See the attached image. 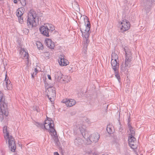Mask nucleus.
Returning a JSON list of instances; mask_svg holds the SVG:
<instances>
[{
	"label": "nucleus",
	"instance_id": "nucleus-10",
	"mask_svg": "<svg viewBox=\"0 0 155 155\" xmlns=\"http://www.w3.org/2000/svg\"><path fill=\"white\" fill-rule=\"evenodd\" d=\"M84 20L85 22L86 27L84 31L86 32H85V33H89V32L91 28V24L89 19L86 16L84 18Z\"/></svg>",
	"mask_w": 155,
	"mask_h": 155
},
{
	"label": "nucleus",
	"instance_id": "nucleus-31",
	"mask_svg": "<svg viewBox=\"0 0 155 155\" xmlns=\"http://www.w3.org/2000/svg\"><path fill=\"white\" fill-rule=\"evenodd\" d=\"M130 134V135H132V136H134L135 134V130L133 128H131L130 130H129Z\"/></svg>",
	"mask_w": 155,
	"mask_h": 155
},
{
	"label": "nucleus",
	"instance_id": "nucleus-47",
	"mask_svg": "<svg viewBox=\"0 0 155 155\" xmlns=\"http://www.w3.org/2000/svg\"><path fill=\"white\" fill-rule=\"evenodd\" d=\"M4 137L5 138V136H4Z\"/></svg>",
	"mask_w": 155,
	"mask_h": 155
},
{
	"label": "nucleus",
	"instance_id": "nucleus-33",
	"mask_svg": "<svg viewBox=\"0 0 155 155\" xmlns=\"http://www.w3.org/2000/svg\"><path fill=\"white\" fill-rule=\"evenodd\" d=\"M19 1L23 6H25L26 5L25 0H20Z\"/></svg>",
	"mask_w": 155,
	"mask_h": 155
},
{
	"label": "nucleus",
	"instance_id": "nucleus-19",
	"mask_svg": "<svg viewBox=\"0 0 155 155\" xmlns=\"http://www.w3.org/2000/svg\"><path fill=\"white\" fill-rule=\"evenodd\" d=\"M153 1V0H147L146 2L147 6L146 5H145V10H147V13H148L150 11V7Z\"/></svg>",
	"mask_w": 155,
	"mask_h": 155
},
{
	"label": "nucleus",
	"instance_id": "nucleus-2",
	"mask_svg": "<svg viewBox=\"0 0 155 155\" xmlns=\"http://www.w3.org/2000/svg\"><path fill=\"white\" fill-rule=\"evenodd\" d=\"M3 95V94L0 91V115H1L0 117L1 121L3 120L4 115L6 116L8 115V103Z\"/></svg>",
	"mask_w": 155,
	"mask_h": 155
},
{
	"label": "nucleus",
	"instance_id": "nucleus-34",
	"mask_svg": "<svg viewBox=\"0 0 155 155\" xmlns=\"http://www.w3.org/2000/svg\"><path fill=\"white\" fill-rule=\"evenodd\" d=\"M18 18L19 22L21 23H22L24 21L23 17H22V16H21L20 17H19Z\"/></svg>",
	"mask_w": 155,
	"mask_h": 155
},
{
	"label": "nucleus",
	"instance_id": "nucleus-15",
	"mask_svg": "<svg viewBox=\"0 0 155 155\" xmlns=\"http://www.w3.org/2000/svg\"><path fill=\"white\" fill-rule=\"evenodd\" d=\"M90 35V33H85L84 35L82 34V37L83 38H84L85 39V43L84 44V46L85 47V50H87V44L89 43V41L88 40V38Z\"/></svg>",
	"mask_w": 155,
	"mask_h": 155
},
{
	"label": "nucleus",
	"instance_id": "nucleus-44",
	"mask_svg": "<svg viewBox=\"0 0 155 155\" xmlns=\"http://www.w3.org/2000/svg\"><path fill=\"white\" fill-rule=\"evenodd\" d=\"M54 155H59L58 152H55L54 153Z\"/></svg>",
	"mask_w": 155,
	"mask_h": 155
},
{
	"label": "nucleus",
	"instance_id": "nucleus-45",
	"mask_svg": "<svg viewBox=\"0 0 155 155\" xmlns=\"http://www.w3.org/2000/svg\"><path fill=\"white\" fill-rule=\"evenodd\" d=\"M36 110L37 111V112H39V110L37 108H36Z\"/></svg>",
	"mask_w": 155,
	"mask_h": 155
},
{
	"label": "nucleus",
	"instance_id": "nucleus-41",
	"mask_svg": "<svg viewBox=\"0 0 155 155\" xmlns=\"http://www.w3.org/2000/svg\"><path fill=\"white\" fill-rule=\"evenodd\" d=\"M35 72H34L32 74H31V77L32 78H34V77H35Z\"/></svg>",
	"mask_w": 155,
	"mask_h": 155
},
{
	"label": "nucleus",
	"instance_id": "nucleus-12",
	"mask_svg": "<svg viewBox=\"0 0 155 155\" xmlns=\"http://www.w3.org/2000/svg\"><path fill=\"white\" fill-rule=\"evenodd\" d=\"M128 143L129 146L132 148L134 149L135 148L134 143L136 141V139L134 136L132 135H130L128 137Z\"/></svg>",
	"mask_w": 155,
	"mask_h": 155
},
{
	"label": "nucleus",
	"instance_id": "nucleus-32",
	"mask_svg": "<svg viewBox=\"0 0 155 155\" xmlns=\"http://www.w3.org/2000/svg\"><path fill=\"white\" fill-rule=\"evenodd\" d=\"M46 125H45V124H43L42 123H40L39 127H41V128L43 129H45L47 130H48V129L46 128Z\"/></svg>",
	"mask_w": 155,
	"mask_h": 155
},
{
	"label": "nucleus",
	"instance_id": "nucleus-1",
	"mask_svg": "<svg viewBox=\"0 0 155 155\" xmlns=\"http://www.w3.org/2000/svg\"><path fill=\"white\" fill-rule=\"evenodd\" d=\"M125 52V66L123 67V65L120 66V69L122 71H125L128 72V69L131 67V62L133 59L132 54L131 51L127 47H125L124 48V51Z\"/></svg>",
	"mask_w": 155,
	"mask_h": 155
},
{
	"label": "nucleus",
	"instance_id": "nucleus-46",
	"mask_svg": "<svg viewBox=\"0 0 155 155\" xmlns=\"http://www.w3.org/2000/svg\"><path fill=\"white\" fill-rule=\"evenodd\" d=\"M46 81H45V83H46Z\"/></svg>",
	"mask_w": 155,
	"mask_h": 155
},
{
	"label": "nucleus",
	"instance_id": "nucleus-36",
	"mask_svg": "<svg viewBox=\"0 0 155 155\" xmlns=\"http://www.w3.org/2000/svg\"><path fill=\"white\" fill-rule=\"evenodd\" d=\"M35 75H36L38 72V70L36 68H34Z\"/></svg>",
	"mask_w": 155,
	"mask_h": 155
},
{
	"label": "nucleus",
	"instance_id": "nucleus-3",
	"mask_svg": "<svg viewBox=\"0 0 155 155\" xmlns=\"http://www.w3.org/2000/svg\"><path fill=\"white\" fill-rule=\"evenodd\" d=\"M55 30V27L50 23L44 24V25L41 26L39 31L44 36L49 37L50 34Z\"/></svg>",
	"mask_w": 155,
	"mask_h": 155
},
{
	"label": "nucleus",
	"instance_id": "nucleus-40",
	"mask_svg": "<svg viewBox=\"0 0 155 155\" xmlns=\"http://www.w3.org/2000/svg\"><path fill=\"white\" fill-rule=\"evenodd\" d=\"M131 121L130 115H129L128 118L127 119V122H130Z\"/></svg>",
	"mask_w": 155,
	"mask_h": 155
},
{
	"label": "nucleus",
	"instance_id": "nucleus-6",
	"mask_svg": "<svg viewBox=\"0 0 155 155\" xmlns=\"http://www.w3.org/2000/svg\"><path fill=\"white\" fill-rule=\"evenodd\" d=\"M48 92L46 96L51 102L53 103L56 96V89L55 87L49 86L47 88Z\"/></svg>",
	"mask_w": 155,
	"mask_h": 155
},
{
	"label": "nucleus",
	"instance_id": "nucleus-17",
	"mask_svg": "<svg viewBox=\"0 0 155 155\" xmlns=\"http://www.w3.org/2000/svg\"><path fill=\"white\" fill-rule=\"evenodd\" d=\"M54 140L55 142V144L59 147V149L60 150H62V148L60 146V143L58 139L57 134L56 131H54Z\"/></svg>",
	"mask_w": 155,
	"mask_h": 155
},
{
	"label": "nucleus",
	"instance_id": "nucleus-43",
	"mask_svg": "<svg viewBox=\"0 0 155 155\" xmlns=\"http://www.w3.org/2000/svg\"><path fill=\"white\" fill-rule=\"evenodd\" d=\"M80 31H81V33H82V34H83V35H84L85 34V32H86L85 31V32H84L83 31H82V30H81V29L80 28Z\"/></svg>",
	"mask_w": 155,
	"mask_h": 155
},
{
	"label": "nucleus",
	"instance_id": "nucleus-18",
	"mask_svg": "<svg viewBox=\"0 0 155 155\" xmlns=\"http://www.w3.org/2000/svg\"><path fill=\"white\" fill-rule=\"evenodd\" d=\"M7 75L6 74L5 81L6 85V88L8 90H10L12 88V84L10 80L7 78Z\"/></svg>",
	"mask_w": 155,
	"mask_h": 155
},
{
	"label": "nucleus",
	"instance_id": "nucleus-22",
	"mask_svg": "<svg viewBox=\"0 0 155 155\" xmlns=\"http://www.w3.org/2000/svg\"><path fill=\"white\" fill-rule=\"evenodd\" d=\"M79 130L80 131L81 134L82 135L83 137L84 138H86V136L85 134L86 131L85 129L84 128L82 127H79Z\"/></svg>",
	"mask_w": 155,
	"mask_h": 155
},
{
	"label": "nucleus",
	"instance_id": "nucleus-24",
	"mask_svg": "<svg viewBox=\"0 0 155 155\" xmlns=\"http://www.w3.org/2000/svg\"><path fill=\"white\" fill-rule=\"evenodd\" d=\"M118 120L119 121V132L120 134V133L121 134H122L124 133V130H123V126L121 124V122L120 121V118H119L118 119Z\"/></svg>",
	"mask_w": 155,
	"mask_h": 155
},
{
	"label": "nucleus",
	"instance_id": "nucleus-9",
	"mask_svg": "<svg viewBox=\"0 0 155 155\" xmlns=\"http://www.w3.org/2000/svg\"><path fill=\"white\" fill-rule=\"evenodd\" d=\"M62 102L63 103H65L67 106L69 107L74 105L76 103L75 100L73 99H68V100L67 99H64Z\"/></svg>",
	"mask_w": 155,
	"mask_h": 155
},
{
	"label": "nucleus",
	"instance_id": "nucleus-13",
	"mask_svg": "<svg viewBox=\"0 0 155 155\" xmlns=\"http://www.w3.org/2000/svg\"><path fill=\"white\" fill-rule=\"evenodd\" d=\"M46 45L49 48L54 49V43L52 40L49 38H46L45 40Z\"/></svg>",
	"mask_w": 155,
	"mask_h": 155
},
{
	"label": "nucleus",
	"instance_id": "nucleus-35",
	"mask_svg": "<svg viewBox=\"0 0 155 155\" xmlns=\"http://www.w3.org/2000/svg\"><path fill=\"white\" fill-rule=\"evenodd\" d=\"M127 124L129 130H130L131 128H133V127L131 125V123L130 122H127Z\"/></svg>",
	"mask_w": 155,
	"mask_h": 155
},
{
	"label": "nucleus",
	"instance_id": "nucleus-27",
	"mask_svg": "<svg viewBox=\"0 0 155 155\" xmlns=\"http://www.w3.org/2000/svg\"><path fill=\"white\" fill-rule=\"evenodd\" d=\"M106 130L109 134H111L113 133L112 126L110 124H108L107 125Z\"/></svg>",
	"mask_w": 155,
	"mask_h": 155
},
{
	"label": "nucleus",
	"instance_id": "nucleus-7",
	"mask_svg": "<svg viewBox=\"0 0 155 155\" xmlns=\"http://www.w3.org/2000/svg\"><path fill=\"white\" fill-rule=\"evenodd\" d=\"M47 119L45 120L44 124H48L47 126L49 125V129L48 131L50 133H52L53 134L54 131H56L54 128V123L53 121L50 118L47 117Z\"/></svg>",
	"mask_w": 155,
	"mask_h": 155
},
{
	"label": "nucleus",
	"instance_id": "nucleus-30",
	"mask_svg": "<svg viewBox=\"0 0 155 155\" xmlns=\"http://www.w3.org/2000/svg\"><path fill=\"white\" fill-rule=\"evenodd\" d=\"M23 15V13L20 11L18 10L17 12H16V15L18 18L22 16Z\"/></svg>",
	"mask_w": 155,
	"mask_h": 155
},
{
	"label": "nucleus",
	"instance_id": "nucleus-37",
	"mask_svg": "<svg viewBox=\"0 0 155 155\" xmlns=\"http://www.w3.org/2000/svg\"><path fill=\"white\" fill-rule=\"evenodd\" d=\"M34 124L36 125L38 127H40V123H39V122H35V123Z\"/></svg>",
	"mask_w": 155,
	"mask_h": 155
},
{
	"label": "nucleus",
	"instance_id": "nucleus-16",
	"mask_svg": "<svg viewBox=\"0 0 155 155\" xmlns=\"http://www.w3.org/2000/svg\"><path fill=\"white\" fill-rule=\"evenodd\" d=\"M111 64L112 68L113 69L114 71H116L117 70L119 69V64L117 62V61H111Z\"/></svg>",
	"mask_w": 155,
	"mask_h": 155
},
{
	"label": "nucleus",
	"instance_id": "nucleus-11",
	"mask_svg": "<svg viewBox=\"0 0 155 155\" xmlns=\"http://www.w3.org/2000/svg\"><path fill=\"white\" fill-rule=\"evenodd\" d=\"M20 46L21 47H20V54H21V53H22L23 54V55H24L23 54H24V57L25 58V59H27V64H28L29 63V54L28 53L27 50H26L24 48H22L21 47L22 46H21L20 44Z\"/></svg>",
	"mask_w": 155,
	"mask_h": 155
},
{
	"label": "nucleus",
	"instance_id": "nucleus-25",
	"mask_svg": "<svg viewBox=\"0 0 155 155\" xmlns=\"http://www.w3.org/2000/svg\"><path fill=\"white\" fill-rule=\"evenodd\" d=\"M118 56L115 53L113 52L111 54V60L117 61L118 59Z\"/></svg>",
	"mask_w": 155,
	"mask_h": 155
},
{
	"label": "nucleus",
	"instance_id": "nucleus-4",
	"mask_svg": "<svg viewBox=\"0 0 155 155\" xmlns=\"http://www.w3.org/2000/svg\"><path fill=\"white\" fill-rule=\"evenodd\" d=\"M37 14L35 11L33 9L31 10L27 16V26L29 29H31L36 25L35 19Z\"/></svg>",
	"mask_w": 155,
	"mask_h": 155
},
{
	"label": "nucleus",
	"instance_id": "nucleus-21",
	"mask_svg": "<svg viewBox=\"0 0 155 155\" xmlns=\"http://www.w3.org/2000/svg\"><path fill=\"white\" fill-rule=\"evenodd\" d=\"M83 142L82 139L80 138H78L74 140V143L76 146H79L82 144Z\"/></svg>",
	"mask_w": 155,
	"mask_h": 155
},
{
	"label": "nucleus",
	"instance_id": "nucleus-23",
	"mask_svg": "<svg viewBox=\"0 0 155 155\" xmlns=\"http://www.w3.org/2000/svg\"><path fill=\"white\" fill-rule=\"evenodd\" d=\"M114 73L115 75V77L118 80V82L119 83H120L121 81V78L120 77L119 74L118 70H116V71H114Z\"/></svg>",
	"mask_w": 155,
	"mask_h": 155
},
{
	"label": "nucleus",
	"instance_id": "nucleus-42",
	"mask_svg": "<svg viewBox=\"0 0 155 155\" xmlns=\"http://www.w3.org/2000/svg\"><path fill=\"white\" fill-rule=\"evenodd\" d=\"M48 78L49 79L51 80V77L50 76V75L48 74Z\"/></svg>",
	"mask_w": 155,
	"mask_h": 155
},
{
	"label": "nucleus",
	"instance_id": "nucleus-38",
	"mask_svg": "<svg viewBox=\"0 0 155 155\" xmlns=\"http://www.w3.org/2000/svg\"><path fill=\"white\" fill-rule=\"evenodd\" d=\"M24 31H25L26 32L25 33V34H26V33L28 34V33L29 32V29H27L26 28H25Z\"/></svg>",
	"mask_w": 155,
	"mask_h": 155
},
{
	"label": "nucleus",
	"instance_id": "nucleus-8",
	"mask_svg": "<svg viewBox=\"0 0 155 155\" xmlns=\"http://www.w3.org/2000/svg\"><path fill=\"white\" fill-rule=\"evenodd\" d=\"M119 23L121 25L120 28V31L121 32H123L128 30L130 28V22L126 19H124L122 21L120 22Z\"/></svg>",
	"mask_w": 155,
	"mask_h": 155
},
{
	"label": "nucleus",
	"instance_id": "nucleus-29",
	"mask_svg": "<svg viewBox=\"0 0 155 155\" xmlns=\"http://www.w3.org/2000/svg\"><path fill=\"white\" fill-rule=\"evenodd\" d=\"M68 63L69 62L66 59L65 61L62 62V63L61 62L60 64V65L61 66H66L68 64Z\"/></svg>",
	"mask_w": 155,
	"mask_h": 155
},
{
	"label": "nucleus",
	"instance_id": "nucleus-20",
	"mask_svg": "<svg viewBox=\"0 0 155 155\" xmlns=\"http://www.w3.org/2000/svg\"><path fill=\"white\" fill-rule=\"evenodd\" d=\"M62 74L60 71H58L55 73L54 77L57 81H59L62 78Z\"/></svg>",
	"mask_w": 155,
	"mask_h": 155
},
{
	"label": "nucleus",
	"instance_id": "nucleus-28",
	"mask_svg": "<svg viewBox=\"0 0 155 155\" xmlns=\"http://www.w3.org/2000/svg\"><path fill=\"white\" fill-rule=\"evenodd\" d=\"M66 59L64 58V56L62 55H60V57L59 59H58V61L60 65V64L62 61H65V60Z\"/></svg>",
	"mask_w": 155,
	"mask_h": 155
},
{
	"label": "nucleus",
	"instance_id": "nucleus-26",
	"mask_svg": "<svg viewBox=\"0 0 155 155\" xmlns=\"http://www.w3.org/2000/svg\"><path fill=\"white\" fill-rule=\"evenodd\" d=\"M38 49L39 50H43L44 49L43 45L40 41H37L36 43Z\"/></svg>",
	"mask_w": 155,
	"mask_h": 155
},
{
	"label": "nucleus",
	"instance_id": "nucleus-14",
	"mask_svg": "<svg viewBox=\"0 0 155 155\" xmlns=\"http://www.w3.org/2000/svg\"><path fill=\"white\" fill-rule=\"evenodd\" d=\"M100 135L98 133H94L91 135L90 140L91 141L96 142L99 140Z\"/></svg>",
	"mask_w": 155,
	"mask_h": 155
},
{
	"label": "nucleus",
	"instance_id": "nucleus-5",
	"mask_svg": "<svg viewBox=\"0 0 155 155\" xmlns=\"http://www.w3.org/2000/svg\"><path fill=\"white\" fill-rule=\"evenodd\" d=\"M7 126H4L3 127V133L5 134L7 137L6 141L8 140L9 147H10L11 150L13 152L15 151L16 148V145L15 143L14 138L12 136L9 135V133L7 130Z\"/></svg>",
	"mask_w": 155,
	"mask_h": 155
},
{
	"label": "nucleus",
	"instance_id": "nucleus-39",
	"mask_svg": "<svg viewBox=\"0 0 155 155\" xmlns=\"http://www.w3.org/2000/svg\"><path fill=\"white\" fill-rule=\"evenodd\" d=\"M45 55L47 57H49V53L48 52H46L45 53Z\"/></svg>",
	"mask_w": 155,
	"mask_h": 155
}]
</instances>
